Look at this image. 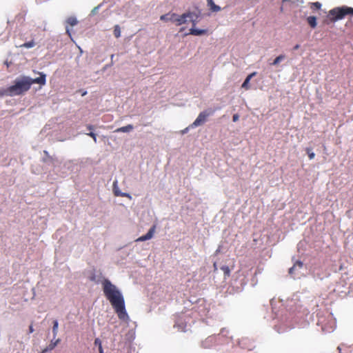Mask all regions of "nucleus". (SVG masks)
Segmentation results:
<instances>
[{
  "instance_id": "f257e3e1",
  "label": "nucleus",
  "mask_w": 353,
  "mask_h": 353,
  "mask_svg": "<svg viewBox=\"0 0 353 353\" xmlns=\"http://www.w3.org/2000/svg\"><path fill=\"white\" fill-rule=\"evenodd\" d=\"M103 290L105 297L110 302L119 319L128 321L129 316L125 310L124 299L119 290L106 279L103 282Z\"/></svg>"
},
{
  "instance_id": "f03ea898",
  "label": "nucleus",
  "mask_w": 353,
  "mask_h": 353,
  "mask_svg": "<svg viewBox=\"0 0 353 353\" xmlns=\"http://www.w3.org/2000/svg\"><path fill=\"white\" fill-rule=\"evenodd\" d=\"M39 74L40 77L35 79L23 76L20 79H16L14 85L6 90V94L10 97L20 95L29 90L31 85L34 83L45 85L46 82V74L42 72H40Z\"/></svg>"
},
{
  "instance_id": "7ed1b4c3",
  "label": "nucleus",
  "mask_w": 353,
  "mask_h": 353,
  "mask_svg": "<svg viewBox=\"0 0 353 353\" xmlns=\"http://www.w3.org/2000/svg\"><path fill=\"white\" fill-rule=\"evenodd\" d=\"M347 14L353 15V8L347 6L336 7L329 11L323 23L329 25L331 23L343 19Z\"/></svg>"
},
{
  "instance_id": "20e7f679",
  "label": "nucleus",
  "mask_w": 353,
  "mask_h": 353,
  "mask_svg": "<svg viewBox=\"0 0 353 353\" xmlns=\"http://www.w3.org/2000/svg\"><path fill=\"white\" fill-rule=\"evenodd\" d=\"M197 17L193 12H186L180 16L175 13H172L170 14V21L175 23L176 26H181L183 23H185L188 20L192 21L194 23V26L196 24V19Z\"/></svg>"
},
{
  "instance_id": "39448f33",
  "label": "nucleus",
  "mask_w": 353,
  "mask_h": 353,
  "mask_svg": "<svg viewBox=\"0 0 353 353\" xmlns=\"http://www.w3.org/2000/svg\"><path fill=\"white\" fill-rule=\"evenodd\" d=\"M212 110H205L199 113L195 121L191 124V128H195L203 125L206 121L208 117L213 114Z\"/></svg>"
},
{
  "instance_id": "423d86ee",
  "label": "nucleus",
  "mask_w": 353,
  "mask_h": 353,
  "mask_svg": "<svg viewBox=\"0 0 353 353\" xmlns=\"http://www.w3.org/2000/svg\"><path fill=\"white\" fill-rule=\"evenodd\" d=\"M319 323L321 325L323 331L326 332H331L336 327V322L330 314L327 316V323H323L321 320H319Z\"/></svg>"
},
{
  "instance_id": "0eeeda50",
  "label": "nucleus",
  "mask_w": 353,
  "mask_h": 353,
  "mask_svg": "<svg viewBox=\"0 0 353 353\" xmlns=\"http://www.w3.org/2000/svg\"><path fill=\"white\" fill-rule=\"evenodd\" d=\"M65 23H66V26H65L66 34L71 38L72 34H71V31L69 28V26L72 27V26H76L78 23V21L76 19V17H70L66 19Z\"/></svg>"
},
{
  "instance_id": "6e6552de",
  "label": "nucleus",
  "mask_w": 353,
  "mask_h": 353,
  "mask_svg": "<svg viewBox=\"0 0 353 353\" xmlns=\"http://www.w3.org/2000/svg\"><path fill=\"white\" fill-rule=\"evenodd\" d=\"M156 228H157V225H153L150 228L149 231L147 232L146 234L143 235V236L139 237L136 240V241H145L151 239L153 237L154 234V232L156 231Z\"/></svg>"
},
{
  "instance_id": "1a4fd4ad",
  "label": "nucleus",
  "mask_w": 353,
  "mask_h": 353,
  "mask_svg": "<svg viewBox=\"0 0 353 353\" xmlns=\"http://www.w3.org/2000/svg\"><path fill=\"white\" fill-rule=\"evenodd\" d=\"M256 74V72H254L251 74H250L245 79L244 82L242 84V88H245V90H249L250 89V81L251 80V79L254 77L255 75Z\"/></svg>"
},
{
  "instance_id": "9d476101",
  "label": "nucleus",
  "mask_w": 353,
  "mask_h": 353,
  "mask_svg": "<svg viewBox=\"0 0 353 353\" xmlns=\"http://www.w3.org/2000/svg\"><path fill=\"white\" fill-rule=\"evenodd\" d=\"M207 32H208L207 30H199V29L194 28V26L193 25V27L190 29L189 34L198 36V35L205 34L207 33Z\"/></svg>"
},
{
  "instance_id": "9b49d317",
  "label": "nucleus",
  "mask_w": 353,
  "mask_h": 353,
  "mask_svg": "<svg viewBox=\"0 0 353 353\" xmlns=\"http://www.w3.org/2000/svg\"><path fill=\"white\" fill-rule=\"evenodd\" d=\"M303 263L300 261H297L294 264V265L290 268L289 269V274H291V275H293L295 274V270L296 269V268H298L299 269H301L303 268Z\"/></svg>"
},
{
  "instance_id": "f8f14e48",
  "label": "nucleus",
  "mask_w": 353,
  "mask_h": 353,
  "mask_svg": "<svg viewBox=\"0 0 353 353\" xmlns=\"http://www.w3.org/2000/svg\"><path fill=\"white\" fill-rule=\"evenodd\" d=\"M134 127L131 124H128L125 126L121 127L115 130V132H129L133 130Z\"/></svg>"
},
{
  "instance_id": "ddd939ff",
  "label": "nucleus",
  "mask_w": 353,
  "mask_h": 353,
  "mask_svg": "<svg viewBox=\"0 0 353 353\" xmlns=\"http://www.w3.org/2000/svg\"><path fill=\"white\" fill-rule=\"evenodd\" d=\"M208 6L212 12H219L221 10V8L216 5L213 0H208Z\"/></svg>"
},
{
  "instance_id": "4468645a",
  "label": "nucleus",
  "mask_w": 353,
  "mask_h": 353,
  "mask_svg": "<svg viewBox=\"0 0 353 353\" xmlns=\"http://www.w3.org/2000/svg\"><path fill=\"white\" fill-rule=\"evenodd\" d=\"M307 22L312 28H315L317 26L316 17L314 16H310L307 18Z\"/></svg>"
},
{
  "instance_id": "2eb2a0df",
  "label": "nucleus",
  "mask_w": 353,
  "mask_h": 353,
  "mask_svg": "<svg viewBox=\"0 0 353 353\" xmlns=\"http://www.w3.org/2000/svg\"><path fill=\"white\" fill-rule=\"evenodd\" d=\"M174 327H176L178 331H180V332H185V327H186V324L180 321V320H178L174 325Z\"/></svg>"
},
{
  "instance_id": "dca6fc26",
  "label": "nucleus",
  "mask_w": 353,
  "mask_h": 353,
  "mask_svg": "<svg viewBox=\"0 0 353 353\" xmlns=\"http://www.w3.org/2000/svg\"><path fill=\"white\" fill-rule=\"evenodd\" d=\"M35 45H36V43L34 42V41L33 39H32L31 41H30L28 42H26L23 44L19 45L18 47L19 48H31L34 47Z\"/></svg>"
},
{
  "instance_id": "f3484780",
  "label": "nucleus",
  "mask_w": 353,
  "mask_h": 353,
  "mask_svg": "<svg viewBox=\"0 0 353 353\" xmlns=\"http://www.w3.org/2000/svg\"><path fill=\"white\" fill-rule=\"evenodd\" d=\"M321 3L316 1V2H312L310 3V8L312 10H319L321 8Z\"/></svg>"
},
{
  "instance_id": "a211bd4d",
  "label": "nucleus",
  "mask_w": 353,
  "mask_h": 353,
  "mask_svg": "<svg viewBox=\"0 0 353 353\" xmlns=\"http://www.w3.org/2000/svg\"><path fill=\"white\" fill-rule=\"evenodd\" d=\"M285 59V55L281 54L276 57L271 65H276Z\"/></svg>"
},
{
  "instance_id": "6ab92c4d",
  "label": "nucleus",
  "mask_w": 353,
  "mask_h": 353,
  "mask_svg": "<svg viewBox=\"0 0 353 353\" xmlns=\"http://www.w3.org/2000/svg\"><path fill=\"white\" fill-rule=\"evenodd\" d=\"M221 270L223 272L225 277H229L230 275V270L228 266L223 265Z\"/></svg>"
},
{
  "instance_id": "aec40b11",
  "label": "nucleus",
  "mask_w": 353,
  "mask_h": 353,
  "mask_svg": "<svg viewBox=\"0 0 353 353\" xmlns=\"http://www.w3.org/2000/svg\"><path fill=\"white\" fill-rule=\"evenodd\" d=\"M114 35L116 38H119L121 36V28L119 25H115L114 27Z\"/></svg>"
},
{
  "instance_id": "412c9836",
  "label": "nucleus",
  "mask_w": 353,
  "mask_h": 353,
  "mask_svg": "<svg viewBox=\"0 0 353 353\" xmlns=\"http://www.w3.org/2000/svg\"><path fill=\"white\" fill-rule=\"evenodd\" d=\"M58 326H59V323H58L57 320H54L53 321V327H52V332H53L54 337H55L57 334Z\"/></svg>"
},
{
  "instance_id": "4be33fe9",
  "label": "nucleus",
  "mask_w": 353,
  "mask_h": 353,
  "mask_svg": "<svg viewBox=\"0 0 353 353\" xmlns=\"http://www.w3.org/2000/svg\"><path fill=\"white\" fill-rule=\"evenodd\" d=\"M60 342V339H57L55 341H51L50 343L47 346L48 350L50 351L54 349V347L57 345V344Z\"/></svg>"
},
{
  "instance_id": "5701e85b",
  "label": "nucleus",
  "mask_w": 353,
  "mask_h": 353,
  "mask_svg": "<svg viewBox=\"0 0 353 353\" xmlns=\"http://www.w3.org/2000/svg\"><path fill=\"white\" fill-rule=\"evenodd\" d=\"M94 345L99 346V353H103V347H102V345H101V341L99 338L95 339V340H94Z\"/></svg>"
},
{
  "instance_id": "b1692460",
  "label": "nucleus",
  "mask_w": 353,
  "mask_h": 353,
  "mask_svg": "<svg viewBox=\"0 0 353 353\" xmlns=\"http://www.w3.org/2000/svg\"><path fill=\"white\" fill-rule=\"evenodd\" d=\"M170 14H163L160 17V19L161 21H170Z\"/></svg>"
},
{
  "instance_id": "393cba45",
  "label": "nucleus",
  "mask_w": 353,
  "mask_h": 353,
  "mask_svg": "<svg viewBox=\"0 0 353 353\" xmlns=\"http://www.w3.org/2000/svg\"><path fill=\"white\" fill-rule=\"evenodd\" d=\"M306 151H307V153L308 154L309 159H313L314 158V157H315V154L310 148H307Z\"/></svg>"
},
{
  "instance_id": "a878e982",
  "label": "nucleus",
  "mask_w": 353,
  "mask_h": 353,
  "mask_svg": "<svg viewBox=\"0 0 353 353\" xmlns=\"http://www.w3.org/2000/svg\"><path fill=\"white\" fill-rule=\"evenodd\" d=\"M113 191L115 196H117V194L122 193L118 188H117V181L113 184Z\"/></svg>"
},
{
  "instance_id": "bb28decb",
  "label": "nucleus",
  "mask_w": 353,
  "mask_h": 353,
  "mask_svg": "<svg viewBox=\"0 0 353 353\" xmlns=\"http://www.w3.org/2000/svg\"><path fill=\"white\" fill-rule=\"evenodd\" d=\"M117 196L126 197L130 199L132 198L130 194L125 192L119 193L117 194Z\"/></svg>"
},
{
  "instance_id": "cd10ccee",
  "label": "nucleus",
  "mask_w": 353,
  "mask_h": 353,
  "mask_svg": "<svg viewBox=\"0 0 353 353\" xmlns=\"http://www.w3.org/2000/svg\"><path fill=\"white\" fill-rule=\"evenodd\" d=\"M86 134L88 136L92 137L95 143L97 142V135H96V134H94L92 132H90L89 133H87Z\"/></svg>"
},
{
  "instance_id": "c85d7f7f",
  "label": "nucleus",
  "mask_w": 353,
  "mask_h": 353,
  "mask_svg": "<svg viewBox=\"0 0 353 353\" xmlns=\"http://www.w3.org/2000/svg\"><path fill=\"white\" fill-rule=\"evenodd\" d=\"M239 119V116L238 114H234L232 117V121L234 122H236Z\"/></svg>"
},
{
  "instance_id": "c756f323",
  "label": "nucleus",
  "mask_w": 353,
  "mask_h": 353,
  "mask_svg": "<svg viewBox=\"0 0 353 353\" xmlns=\"http://www.w3.org/2000/svg\"><path fill=\"white\" fill-rule=\"evenodd\" d=\"M90 280L92 281H96V276L95 275L93 274L92 275H91L90 277H89Z\"/></svg>"
},
{
  "instance_id": "7c9ffc66",
  "label": "nucleus",
  "mask_w": 353,
  "mask_h": 353,
  "mask_svg": "<svg viewBox=\"0 0 353 353\" xmlns=\"http://www.w3.org/2000/svg\"><path fill=\"white\" fill-rule=\"evenodd\" d=\"M43 153H44V154H45V155H46L48 159H52V157H51V156H50V154H48V152L46 150H44V151H43Z\"/></svg>"
},
{
  "instance_id": "2f4dec72",
  "label": "nucleus",
  "mask_w": 353,
  "mask_h": 353,
  "mask_svg": "<svg viewBox=\"0 0 353 353\" xmlns=\"http://www.w3.org/2000/svg\"><path fill=\"white\" fill-rule=\"evenodd\" d=\"M87 128H88V130H90V132H92V130H94V126L92 125H88Z\"/></svg>"
},
{
  "instance_id": "473e14b6",
  "label": "nucleus",
  "mask_w": 353,
  "mask_h": 353,
  "mask_svg": "<svg viewBox=\"0 0 353 353\" xmlns=\"http://www.w3.org/2000/svg\"><path fill=\"white\" fill-rule=\"evenodd\" d=\"M34 332L33 326L32 325H30L29 327V332L32 333Z\"/></svg>"
},
{
  "instance_id": "72a5a7b5",
  "label": "nucleus",
  "mask_w": 353,
  "mask_h": 353,
  "mask_svg": "<svg viewBox=\"0 0 353 353\" xmlns=\"http://www.w3.org/2000/svg\"><path fill=\"white\" fill-rule=\"evenodd\" d=\"M48 351H50V350H48V348L46 347V348H44L41 353H46Z\"/></svg>"
},
{
  "instance_id": "f704fd0d",
  "label": "nucleus",
  "mask_w": 353,
  "mask_h": 353,
  "mask_svg": "<svg viewBox=\"0 0 353 353\" xmlns=\"http://www.w3.org/2000/svg\"><path fill=\"white\" fill-rule=\"evenodd\" d=\"M299 47L300 46L299 44H296V46H294L293 50H296L299 48Z\"/></svg>"
},
{
  "instance_id": "c9c22d12",
  "label": "nucleus",
  "mask_w": 353,
  "mask_h": 353,
  "mask_svg": "<svg viewBox=\"0 0 353 353\" xmlns=\"http://www.w3.org/2000/svg\"><path fill=\"white\" fill-rule=\"evenodd\" d=\"M213 266L214 268V270H216L217 268H216V263H214Z\"/></svg>"
},
{
  "instance_id": "e433bc0d",
  "label": "nucleus",
  "mask_w": 353,
  "mask_h": 353,
  "mask_svg": "<svg viewBox=\"0 0 353 353\" xmlns=\"http://www.w3.org/2000/svg\"><path fill=\"white\" fill-rule=\"evenodd\" d=\"M337 349H338V350L339 351V353H341V347H337Z\"/></svg>"
},
{
  "instance_id": "4c0bfd02",
  "label": "nucleus",
  "mask_w": 353,
  "mask_h": 353,
  "mask_svg": "<svg viewBox=\"0 0 353 353\" xmlns=\"http://www.w3.org/2000/svg\"><path fill=\"white\" fill-rule=\"evenodd\" d=\"M188 131V128L185 129L183 131V133H185Z\"/></svg>"
},
{
  "instance_id": "58836bf2",
  "label": "nucleus",
  "mask_w": 353,
  "mask_h": 353,
  "mask_svg": "<svg viewBox=\"0 0 353 353\" xmlns=\"http://www.w3.org/2000/svg\"><path fill=\"white\" fill-rule=\"evenodd\" d=\"M86 93H87L86 92H83L82 96L85 95V94H86Z\"/></svg>"
},
{
  "instance_id": "ea45409f",
  "label": "nucleus",
  "mask_w": 353,
  "mask_h": 353,
  "mask_svg": "<svg viewBox=\"0 0 353 353\" xmlns=\"http://www.w3.org/2000/svg\"><path fill=\"white\" fill-rule=\"evenodd\" d=\"M288 1V0H283V2H284V1Z\"/></svg>"
}]
</instances>
